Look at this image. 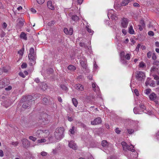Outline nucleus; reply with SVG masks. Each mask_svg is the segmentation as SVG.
Instances as JSON below:
<instances>
[{
	"label": "nucleus",
	"instance_id": "nucleus-1",
	"mask_svg": "<svg viewBox=\"0 0 159 159\" xmlns=\"http://www.w3.org/2000/svg\"><path fill=\"white\" fill-rule=\"evenodd\" d=\"M64 129L63 127L57 128L54 132V137L57 139H60L64 137Z\"/></svg>",
	"mask_w": 159,
	"mask_h": 159
},
{
	"label": "nucleus",
	"instance_id": "nucleus-2",
	"mask_svg": "<svg viewBox=\"0 0 159 159\" xmlns=\"http://www.w3.org/2000/svg\"><path fill=\"white\" fill-rule=\"evenodd\" d=\"M50 117V116L47 114H42L39 118V122L42 125H45L48 123Z\"/></svg>",
	"mask_w": 159,
	"mask_h": 159
},
{
	"label": "nucleus",
	"instance_id": "nucleus-3",
	"mask_svg": "<svg viewBox=\"0 0 159 159\" xmlns=\"http://www.w3.org/2000/svg\"><path fill=\"white\" fill-rule=\"evenodd\" d=\"M135 77L137 80L142 81L145 78V75L144 73L141 71H137L135 72Z\"/></svg>",
	"mask_w": 159,
	"mask_h": 159
},
{
	"label": "nucleus",
	"instance_id": "nucleus-4",
	"mask_svg": "<svg viewBox=\"0 0 159 159\" xmlns=\"http://www.w3.org/2000/svg\"><path fill=\"white\" fill-rule=\"evenodd\" d=\"M36 55H28V58L30 60L29 64L30 65L32 66L36 63Z\"/></svg>",
	"mask_w": 159,
	"mask_h": 159
},
{
	"label": "nucleus",
	"instance_id": "nucleus-5",
	"mask_svg": "<svg viewBox=\"0 0 159 159\" xmlns=\"http://www.w3.org/2000/svg\"><path fill=\"white\" fill-rule=\"evenodd\" d=\"M33 97L31 95H28L26 96L23 97L20 101V102H31Z\"/></svg>",
	"mask_w": 159,
	"mask_h": 159
},
{
	"label": "nucleus",
	"instance_id": "nucleus-6",
	"mask_svg": "<svg viewBox=\"0 0 159 159\" xmlns=\"http://www.w3.org/2000/svg\"><path fill=\"white\" fill-rule=\"evenodd\" d=\"M102 120L100 117H98L95 118L93 120L91 121V124L93 125H99L101 123Z\"/></svg>",
	"mask_w": 159,
	"mask_h": 159
},
{
	"label": "nucleus",
	"instance_id": "nucleus-7",
	"mask_svg": "<svg viewBox=\"0 0 159 159\" xmlns=\"http://www.w3.org/2000/svg\"><path fill=\"white\" fill-rule=\"evenodd\" d=\"M21 103H23L22 107L24 109H29L31 107L32 104L31 102H20Z\"/></svg>",
	"mask_w": 159,
	"mask_h": 159
},
{
	"label": "nucleus",
	"instance_id": "nucleus-8",
	"mask_svg": "<svg viewBox=\"0 0 159 159\" xmlns=\"http://www.w3.org/2000/svg\"><path fill=\"white\" fill-rule=\"evenodd\" d=\"M21 141L24 148H27L30 146V142L27 139H24L22 140Z\"/></svg>",
	"mask_w": 159,
	"mask_h": 159
},
{
	"label": "nucleus",
	"instance_id": "nucleus-9",
	"mask_svg": "<svg viewBox=\"0 0 159 159\" xmlns=\"http://www.w3.org/2000/svg\"><path fill=\"white\" fill-rule=\"evenodd\" d=\"M64 31L65 34L69 35H71L73 33V30L72 28H70L68 30L67 28H64Z\"/></svg>",
	"mask_w": 159,
	"mask_h": 159
},
{
	"label": "nucleus",
	"instance_id": "nucleus-10",
	"mask_svg": "<svg viewBox=\"0 0 159 159\" xmlns=\"http://www.w3.org/2000/svg\"><path fill=\"white\" fill-rule=\"evenodd\" d=\"M68 145L70 148L74 150H76L77 148V146L76 144L73 141H71L69 142Z\"/></svg>",
	"mask_w": 159,
	"mask_h": 159
},
{
	"label": "nucleus",
	"instance_id": "nucleus-11",
	"mask_svg": "<svg viewBox=\"0 0 159 159\" xmlns=\"http://www.w3.org/2000/svg\"><path fill=\"white\" fill-rule=\"evenodd\" d=\"M128 24V19L127 18H124L121 22L122 27L124 28H126L127 27Z\"/></svg>",
	"mask_w": 159,
	"mask_h": 159
},
{
	"label": "nucleus",
	"instance_id": "nucleus-12",
	"mask_svg": "<svg viewBox=\"0 0 159 159\" xmlns=\"http://www.w3.org/2000/svg\"><path fill=\"white\" fill-rule=\"evenodd\" d=\"M57 38L56 39V43L59 45H60L61 44H62L63 43V38L61 35H58L57 36Z\"/></svg>",
	"mask_w": 159,
	"mask_h": 159
},
{
	"label": "nucleus",
	"instance_id": "nucleus-13",
	"mask_svg": "<svg viewBox=\"0 0 159 159\" xmlns=\"http://www.w3.org/2000/svg\"><path fill=\"white\" fill-rule=\"evenodd\" d=\"M149 98L150 100L154 101L156 100V99L158 98V97H157L156 94L154 92H153L149 95Z\"/></svg>",
	"mask_w": 159,
	"mask_h": 159
},
{
	"label": "nucleus",
	"instance_id": "nucleus-14",
	"mask_svg": "<svg viewBox=\"0 0 159 159\" xmlns=\"http://www.w3.org/2000/svg\"><path fill=\"white\" fill-rule=\"evenodd\" d=\"M75 87L79 91H82L84 89L83 86L79 84H75Z\"/></svg>",
	"mask_w": 159,
	"mask_h": 159
},
{
	"label": "nucleus",
	"instance_id": "nucleus-15",
	"mask_svg": "<svg viewBox=\"0 0 159 159\" xmlns=\"http://www.w3.org/2000/svg\"><path fill=\"white\" fill-rule=\"evenodd\" d=\"M139 106L142 111L147 114L148 113V111L146 110V108L143 103H140Z\"/></svg>",
	"mask_w": 159,
	"mask_h": 159
},
{
	"label": "nucleus",
	"instance_id": "nucleus-16",
	"mask_svg": "<svg viewBox=\"0 0 159 159\" xmlns=\"http://www.w3.org/2000/svg\"><path fill=\"white\" fill-rule=\"evenodd\" d=\"M69 16L71 17V20L75 21H77L79 19V17L76 15H71L70 14Z\"/></svg>",
	"mask_w": 159,
	"mask_h": 159
},
{
	"label": "nucleus",
	"instance_id": "nucleus-17",
	"mask_svg": "<svg viewBox=\"0 0 159 159\" xmlns=\"http://www.w3.org/2000/svg\"><path fill=\"white\" fill-rule=\"evenodd\" d=\"M47 5L48 7L50 9L52 10L54 9V6L52 4V3L51 1H48L47 2Z\"/></svg>",
	"mask_w": 159,
	"mask_h": 159
},
{
	"label": "nucleus",
	"instance_id": "nucleus-18",
	"mask_svg": "<svg viewBox=\"0 0 159 159\" xmlns=\"http://www.w3.org/2000/svg\"><path fill=\"white\" fill-rule=\"evenodd\" d=\"M126 147L125 150H124L125 151H126L127 150H128L132 152H134L135 151V150L133 149L134 146L132 145H131L130 146L128 145Z\"/></svg>",
	"mask_w": 159,
	"mask_h": 159
},
{
	"label": "nucleus",
	"instance_id": "nucleus-19",
	"mask_svg": "<svg viewBox=\"0 0 159 159\" xmlns=\"http://www.w3.org/2000/svg\"><path fill=\"white\" fill-rule=\"evenodd\" d=\"M80 63L83 69H85L87 67V66L86 62L85 61L81 60L80 62Z\"/></svg>",
	"mask_w": 159,
	"mask_h": 159
},
{
	"label": "nucleus",
	"instance_id": "nucleus-20",
	"mask_svg": "<svg viewBox=\"0 0 159 159\" xmlns=\"http://www.w3.org/2000/svg\"><path fill=\"white\" fill-rule=\"evenodd\" d=\"M20 38L25 40H27V38L26 34L24 32H22L20 35Z\"/></svg>",
	"mask_w": 159,
	"mask_h": 159
},
{
	"label": "nucleus",
	"instance_id": "nucleus-21",
	"mask_svg": "<svg viewBox=\"0 0 159 159\" xmlns=\"http://www.w3.org/2000/svg\"><path fill=\"white\" fill-rule=\"evenodd\" d=\"M129 33L130 34H134V31L133 29V26L132 25H130L129 26Z\"/></svg>",
	"mask_w": 159,
	"mask_h": 159
},
{
	"label": "nucleus",
	"instance_id": "nucleus-22",
	"mask_svg": "<svg viewBox=\"0 0 159 159\" xmlns=\"http://www.w3.org/2000/svg\"><path fill=\"white\" fill-rule=\"evenodd\" d=\"M131 1L130 0H125L122 2L121 5L122 6H126L129 2H131Z\"/></svg>",
	"mask_w": 159,
	"mask_h": 159
},
{
	"label": "nucleus",
	"instance_id": "nucleus-23",
	"mask_svg": "<svg viewBox=\"0 0 159 159\" xmlns=\"http://www.w3.org/2000/svg\"><path fill=\"white\" fill-rule=\"evenodd\" d=\"M42 102L44 104L47 105L49 103V100L48 98H44L43 99Z\"/></svg>",
	"mask_w": 159,
	"mask_h": 159
},
{
	"label": "nucleus",
	"instance_id": "nucleus-24",
	"mask_svg": "<svg viewBox=\"0 0 159 159\" xmlns=\"http://www.w3.org/2000/svg\"><path fill=\"white\" fill-rule=\"evenodd\" d=\"M102 145L103 147H106L108 146V144L106 140H103L102 142Z\"/></svg>",
	"mask_w": 159,
	"mask_h": 159
},
{
	"label": "nucleus",
	"instance_id": "nucleus-25",
	"mask_svg": "<svg viewBox=\"0 0 159 159\" xmlns=\"http://www.w3.org/2000/svg\"><path fill=\"white\" fill-rule=\"evenodd\" d=\"M120 61L122 63L125 65H127L128 64L127 61L125 59L124 57H121Z\"/></svg>",
	"mask_w": 159,
	"mask_h": 159
},
{
	"label": "nucleus",
	"instance_id": "nucleus-26",
	"mask_svg": "<svg viewBox=\"0 0 159 159\" xmlns=\"http://www.w3.org/2000/svg\"><path fill=\"white\" fill-rule=\"evenodd\" d=\"M121 144L122 146L123 150H125L126 147L128 145L127 143L123 141L121 143Z\"/></svg>",
	"mask_w": 159,
	"mask_h": 159
},
{
	"label": "nucleus",
	"instance_id": "nucleus-27",
	"mask_svg": "<svg viewBox=\"0 0 159 159\" xmlns=\"http://www.w3.org/2000/svg\"><path fill=\"white\" fill-rule=\"evenodd\" d=\"M89 26H86V30L90 34V35H92L94 32V31L91 29L89 28Z\"/></svg>",
	"mask_w": 159,
	"mask_h": 159
},
{
	"label": "nucleus",
	"instance_id": "nucleus-28",
	"mask_svg": "<svg viewBox=\"0 0 159 159\" xmlns=\"http://www.w3.org/2000/svg\"><path fill=\"white\" fill-rule=\"evenodd\" d=\"M77 124L79 126L82 127L84 129H86V125L84 124L81 122H78L77 123Z\"/></svg>",
	"mask_w": 159,
	"mask_h": 159
},
{
	"label": "nucleus",
	"instance_id": "nucleus-29",
	"mask_svg": "<svg viewBox=\"0 0 159 159\" xmlns=\"http://www.w3.org/2000/svg\"><path fill=\"white\" fill-rule=\"evenodd\" d=\"M68 69L71 70H76V68L73 65H70L68 66Z\"/></svg>",
	"mask_w": 159,
	"mask_h": 159
},
{
	"label": "nucleus",
	"instance_id": "nucleus-30",
	"mask_svg": "<svg viewBox=\"0 0 159 159\" xmlns=\"http://www.w3.org/2000/svg\"><path fill=\"white\" fill-rule=\"evenodd\" d=\"M30 53L28 55H36L34 52V50L33 48H31L30 50Z\"/></svg>",
	"mask_w": 159,
	"mask_h": 159
},
{
	"label": "nucleus",
	"instance_id": "nucleus-31",
	"mask_svg": "<svg viewBox=\"0 0 159 159\" xmlns=\"http://www.w3.org/2000/svg\"><path fill=\"white\" fill-rule=\"evenodd\" d=\"M72 101L75 107H76L78 104V102L77 101L76 99L75 98H72Z\"/></svg>",
	"mask_w": 159,
	"mask_h": 159
},
{
	"label": "nucleus",
	"instance_id": "nucleus-32",
	"mask_svg": "<svg viewBox=\"0 0 159 159\" xmlns=\"http://www.w3.org/2000/svg\"><path fill=\"white\" fill-rule=\"evenodd\" d=\"M153 64L156 65L157 67V70H159V61H154L153 62Z\"/></svg>",
	"mask_w": 159,
	"mask_h": 159
},
{
	"label": "nucleus",
	"instance_id": "nucleus-33",
	"mask_svg": "<svg viewBox=\"0 0 159 159\" xmlns=\"http://www.w3.org/2000/svg\"><path fill=\"white\" fill-rule=\"evenodd\" d=\"M61 88L63 90L67 91L68 89L67 87L64 84H61L60 85Z\"/></svg>",
	"mask_w": 159,
	"mask_h": 159
},
{
	"label": "nucleus",
	"instance_id": "nucleus-34",
	"mask_svg": "<svg viewBox=\"0 0 159 159\" xmlns=\"http://www.w3.org/2000/svg\"><path fill=\"white\" fill-rule=\"evenodd\" d=\"M47 71L48 72V74H52L53 73L54 70L52 68H49L47 69Z\"/></svg>",
	"mask_w": 159,
	"mask_h": 159
},
{
	"label": "nucleus",
	"instance_id": "nucleus-35",
	"mask_svg": "<svg viewBox=\"0 0 159 159\" xmlns=\"http://www.w3.org/2000/svg\"><path fill=\"white\" fill-rule=\"evenodd\" d=\"M55 22H56L55 20H53L51 21L48 22V25L49 26H52L55 24Z\"/></svg>",
	"mask_w": 159,
	"mask_h": 159
},
{
	"label": "nucleus",
	"instance_id": "nucleus-36",
	"mask_svg": "<svg viewBox=\"0 0 159 159\" xmlns=\"http://www.w3.org/2000/svg\"><path fill=\"white\" fill-rule=\"evenodd\" d=\"M134 112L135 114H139V108L136 107H134Z\"/></svg>",
	"mask_w": 159,
	"mask_h": 159
},
{
	"label": "nucleus",
	"instance_id": "nucleus-37",
	"mask_svg": "<svg viewBox=\"0 0 159 159\" xmlns=\"http://www.w3.org/2000/svg\"><path fill=\"white\" fill-rule=\"evenodd\" d=\"M86 98L87 100L90 101L92 100L93 97L92 95H90L87 96L86 97Z\"/></svg>",
	"mask_w": 159,
	"mask_h": 159
},
{
	"label": "nucleus",
	"instance_id": "nucleus-38",
	"mask_svg": "<svg viewBox=\"0 0 159 159\" xmlns=\"http://www.w3.org/2000/svg\"><path fill=\"white\" fill-rule=\"evenodd\" d=\"M139 23L140 25H142V26L144 28L145 27V25L144 23V20H141L140 21Z\"/></svg>",
	"mask_w": 159,
	"mask_h": 159
},
{
	"label": "nucleus",
	"instance_id": "nucleus-39",
	"mask_svg": "<svg viewBox=\"0 0 159 159\" xmlns=\"http://www.w3.org/2000/svg\"><path fill=\"white\" fill-rule=\"evenodd\" d=\"M46 140L45 139H38L37 140L38 143H45L46 142Z\"/></svg>",
	"mask_w": 159,
	"mask_h": 159
},
{
	"label": "nucleus",
	"instance_id": "nucleus-40",
	"mask_svg": "<svg viewBox=\"0 0 159 159\" xmlns=\"http://www.w3.org/2000/svg\"><path fill=\"white\" fill-rule=\"evenodd\" d=\"M139 66L140 67L143 68L144 67L146 66V65L143 62L141 61L139 63Z\"/></svg>",
	"mask_w": 159,
	"mask_h": 159
},
{
	"label": "nucleus",
	"instance_id": "nucleus-41",
	"mask_svg": "<svg viewBox=\"0 0 159 159\" xmlns=\"http://www.w3.org/2000/svg\"><path fill=\"white\" fill-rule=\"evenodd\" d=\"M24 24L23 21L21 20H20L17 23V25L20 27L22 26Z\"/></svg>",
	"mask_w": 159,
	"mask_h": 159
},
{
	"label": "nucleus",
	"instance_id": "nucleus-42",
	"mask_svg": "<svg viewBox=\"0 0 159 159\" xmlns=\"http://www.w3.org/2000/svg\"><path fill=\"white\" fill-rule=\"evenodd\" d=\"M75 129V127L74 126L72 127V129H70L69 130V131L70 133L72 134H73L75 133L74 130Z\"/></svg>",
	"mask_w": 159,
	"mask_h": 159
},
{
	"label": "nucleus",
	"instance_id": "nucleus-43",
	"mask_svg": "<svg viewBox=\"0 0 159 159\" xmlns=\"http://www.w3.org/2000/svg\"><path fill=\"white\" fill-rule=\"evenodd\" d=\"M29 139L34 142L37 139L36 137L31 136L29 137Z\"/></svg>",
	"mask_w": 159,
	"mask_h": 159
},
{
	"label": "nucleus",
	"instance_id": "nucleus-44",
	"mask_svg": "<svg viewBox=\"0 0 159 159\" xmlns=\"http://www.w3.org/2000/svg\"><path fill=\"white\" fill-rule=\"evenodd\" d=\"M27 66V64L26 63H23L21 65V67L22 68H25Z\"/></svg>",
	"mask_w": 159,
	"mask_h": 159
},
{
	"label": "nucleus",
	"instance_id": "nucleus-45",
	"mask_svg": "<svg viewBox=\"0 0 159 159\" xmlns=\"http://www.w3.org/2000/svg\"><path fill=\"white\" fill-rule=\"evenodd\" d=\"M151 79L150 78H148L147 79L146 81L145 82V85L146 86H147L148 85H150L149 83V81Z\"/></svg>",
	"mask_w": 159,
	"mask_h": 159
},
{
	"label": "nucleus",
	"instance_id": "nucleus-46",
	"mask_svg": "<svg viewBox=\"0 0 159 159\" xmlns=\"http://www.w3.org/2000/svg\"><path fill=\"white\" fill-rule=\"evenodd\" d=\"M38 3L39 4H43L44 1L45 0H36Z\"/></svg>",
	"mask_w": 159,
	"mask_h": 159
},
{
	"label": "nucleus",
	"instance_id": "nucleus-47",
	"mask_svg": "<svg viewBox=\"0 0 159 159\" xmlns=\"http://www.w3.org/2000/svg\"><path fill=\"white\" fill-rule=\"evenodd\" d=\"M151 91V89H146L145 93L146 94H148Z\"/></svg>",
	"mask_w": 159,
	"mask_h": 159
},
{
	"label": "nucleus",
	"instance_id": "nucleus-48",
	"mask_svg": "<svg viewBox=\"0 0 159 159\" xmlns=\"http://www.w3.org/2000/svg\"><path fill=\"white\" fill-rule=\"evenodd\" d=\"M127 130L128 133L129 134H132L134 132L133 129H127Z\"/></svg>",
	"mask_w": 159,
	"mask_h": 159
},
{
	"label": "nucleus",
	"instance_id": "nucleus-49",
	"mask_svg": "<svg viewBox=\"0 0 159 159\" xmlns=\"http://www.w3.org/2000/svg\"><path fill=\"white\" fill-rule=\"evenodd\" d=\"M92 88H93V90L94 91H96V86L95 83H93L92 84Z\"/></svg>",
	"mask_w": 159,
	"mask_h": 159
},
{
	"label": "nucleus",
	"instance_id": "nucleus-50",
	"mask_svg": "<svg viewBox=\"0 0 159 159\" xmlns=\"http://www.w3.org/2000/svg\"><path fill=\"white\" fill-rule=\"evenodd\" d=\"M134 93L136 96H138L139 95V91L138 89H136L134 90Z\"/></svg>",
	"mask_w": 159,
	"mask_h": 159
},
{
	"label": "nucleus",
	"instance_id": "nucleus-51",
	"mask_svg": "<svg viewBox=\"0 0 159 159\" xmlns=\"http://www.w3.org/2000/svg\"><path fill=\"white\" fill-rule=\"evenodd\" d=\"M130 55L129 53H127L125 57V58L128 60H129L130 59Z\"/></svg>",
	"mask_w": 159,
	"mask_h": 159
},
{
	"label": "nucleus",
	"instance_id": "nucleus-52",
	"mask_svg": "<svg viewBox=\"0 0 159 159\" xmlns=\"http://www.w3.org/2000/svg\"><path fill=\"white\" fill-rule=\"evenodd\" d=\"M125 56V52L124 51L121 52L120 54V58H121V57H124Z\"/></svg>",
	"mask_w": 159,
	"mask_h": 159
},
{
	"label": "nucleus",
	"instance_id": "nucleus-53",
	"mask_svg": "<svg viewBox=\"0 0 159 159\" xmlns=\"http://www.w3.org/2000/svg\"><path fill=\"white\" fill-rule=\"evenodd\" d=\"M115 132L117 134H120L121 130L119 129V128H117L115 129Z\"/></svg>",
	"mask_w": 159,
	"mask_h": 159
},
{
	"label": "nucleus",
	"instance_id": "nucleus-54",
	"mask_svg": "<svg viewBox=\"0 0 159 159\" xmlns=\"http://www.w3.org/2000/svg\"><path fill=\"white\" fill-rule=\"evenodd\" d=\"M150 85L153 87L155 86V82L154 80H152L151 81V83L150 84Z\"/></svg>",
	"mask_w": 159,
	"mask_h": 159
},
{
	"label": "nucleus",
	"instance_id": "nucleus-55",
	"mask_svg": "<svg viewBox=\"0 0 159 159\" xmlns=\"http://www.w3.org/2000/svg\"><path fill=\"white\" fill-rule=\"evenodd\" d=\"M148 34L150 36H153L154 35V33L152 31H149L148 33Z\"/></svg>",
	"mask_w": 159,
	"mask_h": 159
},
{
	"label": "nucleus",
	"instance_id": "nucleus-56",
	"mask_svg": "<svg viewBox=\"0 0 159 159\" xmlns=\"http://www.w3.org/2000/svg\"><path fill=\"white\" fill-rule=\"evenodd\" d=\"M19 75L21 77H22V78H25V76L24 74L22 72H20L19 73Z\"/></svg>",
	"mask_w": 159,
	"mask_h": 159
},
{
	"label": "nucleus",
	"instance_id": "nucleus-57",
	"mask_svg": "<svg viewBox=\"0 0 159 159\" xmlns=\"http://www.w3.org/2000/svg\"><path fill=\"white\" fill-rule=\"evenodd\" d=\"M152 55V52L149 51L147 53V57L148 58H150Z\"/></svg>",
	"mask_w": 159,
	"mask_h": 159
},
{
	"label": "nucleus",
	"instance_id": "nucleus-58",
	"mask_svg": "<svg viewBox=\"0 0 159 159\" xmlns=\"http://www.w3.org/2000/svg\"><path fill=\"white\" fill-rule=\"evenodd\" d=\"M12 89V87L11 86H9L5 88V89L6 91H9L11 90Z\"/></svg>",
	"mask_w": 159,
	"mask_h": 159
},
{
	"label": "nucleus",
	"instance_id": "nucleus-59",
	"mask_svg": "<svg viewBox=\"0 0 159 159\" xmlns=\"http://www.w3.org/2000/svg\"><path fill=\"white\" fill-rule=\"evenodd\" d=\"M152 58L153 60H155L157 59V57L155 53H153L152 54Z\"/></svg>",
	"mask_w": 159,
	"mask_h": 159
},
{
	"label": "nucleus",
	"instance_id": "nucleus-60",
	"mask_svg": "<svg viewBox=\"0 0 159 159\" xmlns=\"http://www.w3.org/2000/svg\"><path fill=\"white\" fill-rule=\"evenodd\" d=\"M153 76L154 77V78L155 80H159V77L157 75H153Z\"/></svg>",
	"mask_w": 159,
	"mask_h": 159
},
{
	"label": "nucleus",
	"instance_id": "nucleus-61",
	"mask_svg": "<svg viewBox=\"0 0 159 159\" xmlns=\"http://www.w3.org/2000/svg\"><path fill=\"white\" fill-rule=\"evenodd\" d=\"M6 34L3 31H2L1 32V38H3L5 36Z\"/></svg>",
	"mask_w": 159,
	"mask_h": 159
},
{
	"label": "nucleus",
	"instance_id": "nucleus-62",
	"mask_svg": "<svg viewBox=\"0 0 159 159\" xmlns=\"http://www.w3.org/2000/svg\"><path fill=\"white\" fill-rule=\"evenodd\" d=\"M41 155L43 156H45L47 155V153L45 152H41Z\"/></svg>",
	"mask_w": 159,
	"mask_h": 159
},
{
	"label": "nucleus",
	"instance_id": "nucleus-63",
	"mask_svg": "<svg viewBox=\"0 0 159 159\" xmlns=\"http://www.w3.org/2000/svg\"><path fill=\"white\" fill-rule=\"evenodd\" d=\"M140 46L141 45L139 43L138 44L136 48V50L137 51H139V48H140Z\"/></svg>",
	"mask_w": 159,
	"mask_h": 159
},
{
	"label": "nucleus",
	"instance_id": "nucleus-64",
	"mask_svg": "<svg viewBox=\"0 0 159 159\" xmlns=\"http://www.w3.org/2000/svg\"><path fill=\"white\" fill-rule=\"evenodd\" d=\"M138 26L139 27V29L140 31H141L143 30V27L142 25H139Z\"/></svg>",
	"mask_w": 159,
	"mask_h": 159
}]
</instances>
